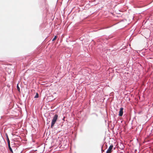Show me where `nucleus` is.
Returning <instances> with one entry per match:
<instances>
[{"mask_svg":"<svg viewBox=\"0 0 153 153\" xmlns=\"http://www.w3.org/2000/svg\"><path fill=\"white\" fill-rule=\"evenodd\" d=\"M58 117V115L57 114H55L54 117H53V118L52 119L51 124V128H52L53 126H54L55 123L56 122L57 118Z\"/></svg>","mask_w":153,"mask_h":153,"instance_id":"nucleus-1","label":"nucleus"},{"mask_svg":"<svg viewBox=\"0 0 153 153\" xmlns=\"http://www.w3.org/2000/svg\"><path fill=\"white\" fill-rule=\"evenodd\" d=\"M113 147V145H111L106 151V153H111L112 152Z\"/></svg>","mask_w":153,"mask_h":153,"instance_id":"nucleus-2","label":"nucleus"},{"mask_svg":"<svg viewBox=\"0 0 153 153\" xmlns=\"http://www.w3.org/2000/svg\"><path fill=\"white\" fill-rule=\"evenodd\" d=\"M123 108H120L119 114L120 116L121 117L122 116L123 114Z\"/></svg>","mask_w":153,"mask_h":153,"instance_id":"nucleus-3","label":"nucleus"},{"mask_svg":"<svg viewBox=\"0 0 153 153\" xmlns=\"http://www.w3.org/2000/svg\"><path fill=\"white\" fill-rule=\"evenodd\" d=\"M6 136L7 138V143H10V141L9 139L8 136L7 134H6Z\"/></svg>","mask_w":153,"mask_h":153,"instance_id":"nucleus-4","label":"nucleus"},{"mask_svg":"<svg viewBox=\"0 0 153 153\" xmlns=\"http://www.w3.org/2000/svg\"><path fill=\"white\" fill-rule=\"evenodd\" d=\"M8 147H9V150H10V151L12 152H13V150H12V148H11L10 146V143H8Z\"/></svg>","mask_w":153,"mask_h":153,"instance_id":"nucleus-5","label":"nucleus"},{"mask_svg":"<svg viewBox=\"0 0 153 153\" xmlns=\"http://www.w3.org/2000/svg\"><path fill=\"white\" fill-rule=\"evenodd\" d=\"M17 90L19 92H20V89L19 87V86H18V84H17Z\"/></svg>","mask_w":153,"mask_h":153,"instance_id":"nucleus-6","label":"nucleus"},{"mask_svg":"<svg viewBox=\"0 0 153 153\" xmlns=\"http://www.w3.org/2000/svg\"><path fill=\"white\" fill-rule=\"evenodd\" d=\"M56 38H57V36H54V38H53V39H52V41H54V40H55L56 39Z\"/></svg>","mask_w":153,"mask_h":153,"instance_id":"nucleus-7","label":"nucleus"},{"mask_svg":"<svg viewBox=\"0 0 153 153\" xmlns=\"http://www.w3.org/2000/svg\"><path fill=\"white\" fill-rule=\"evenodd\" d=\"M39 96H35L34 98H38Z\"/></svg>","mask_w":153,"mask_h":153,"instance_id":"nucleus-8","label":"nucleus"},{"mask_svg":"<svg viewBox=\"0 0 153 153\" xmlns=\"http://www.w3.org/2000/svg\"><path fill=\"white\" fill-rule=\"evenodd\" d=\"M36 96H39V94L38 93H36Z\"/></svg>","mask_w":153,"mask_h":153,"instance_id":"nucleus-9","label":"nucleus"},{"mask_svg":"<svg viewBox=\"0 0 153 153\" xmlns=\"http://www.w3.org/2000/svg\"><path fill=\"white\" fill-rule=\"evenodd\" d=\"M138 97H139V98H140V96H139Z\"/></svg>","mask_w":153,"mask_h":153,"instance_id":"nucleus-10","label":"nucleus"}]
</instances>
